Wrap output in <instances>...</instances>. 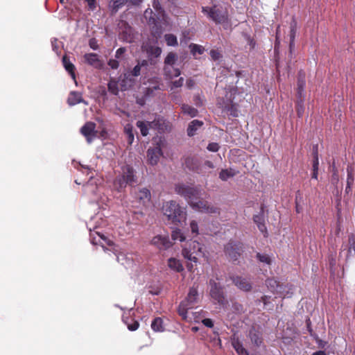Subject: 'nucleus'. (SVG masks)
Segmentation results:
<instances>
[{"mask_svg": "<svg viewBox=\"0 0 355 355\" xmlns=\"http://www.w3.org/2000/svg\"><path fill=\"white\" fill-rule=\"evenodd\" d=\"M166 43L169 46H176L178 45L177 37L171 33L166 34L164 35Z\"/></svg>", "mask_w": 355, "mask_h": 355, "instance_id": "nucleus-41", "label": "nucleus"}, {"mask_svg": "<svg viewBox=\"0 0 355 355\" xmlns=\"http://www.w3.org/2000/svg\"><path fill=\"white\" fill-rule=\"evenodd\" d=\"M297 29V22L295 17H293L292 20L290 24V33H289V37H290L289 49H290L291 53L292 52V51L294 48L295 39V36H296Z\"/></svg>", "mask_w": 355, "mask_h": 355, "instance_id": "nucleus-21", "label": "nucleus"}, {"mask_svg": "<svg viewBox=\"0 0 355 355\" xmlns=\"http://www.w3.org/2000/svg\"><path fill=\"white\" fill-rule=\"evenodd\" d=\"M198 293L197 288L192 287L189 289V293L183 301H182L178 308L179 315L184 320H187V312L189 309L194 307L198 302Z\"/></svg>", "mask_w": 355, "mask_h": 355, "instance_id": "nucleus-5", "label": "nucleus"}, {"mask_svg": "<svg viewBox=\"0 0 355 355\" xmlns=\"http://www.w3.org/2000/svg\"><path fill=\"white\" fill-rule=\"evenodd\" d=\"M210 295L219 304H223L225 300L223 287L214 279L209 281Z\"/></svg>", "mask_w": 355, "mask_h": 355, "instance_id": "nucleus-10", "label": "nucleus"}, {"mask_svg": "<svg viewBox=\"0 0 355 355\" xmlns=\"http://www.w3.org/2000/svg\"><path fill=\"white\" fill-rule=\"evenodd\" d=\"M192 208L196 209L198 211L206 213V214H220V208L216 207L206 200H197L195 203H193Z\"/></svg>", "mask_w": 355, "mask_h": 355, "instance_id": "nucleus-9", "label": "nucleus"}, {"mask_svg": "<svg viewBox=\"0 0 355 355\" xmlns=\"http://www.w3.org/2000/svg\"><path fill=\"white\" fill-rule=\"evenodd\" d=\"M144 17L146 19L148 24L152 26L153 34L161 33L159 23L162 21H165L164 18H158L157 13H155L151 8H147L144 13Z\"/></svg>", "mask_w": 355, "mask_h": 355, "instance_id": "nucleus-7", "label": "nucleus"}, {"mask_svg": "<svg viewBox=\"0 0 355 355\" xmlns=\"http://www.w3.org/2000/svg\"><path fill=\"white\" fill-rule=\"evenodd\" d=\"M107 64L112 69H116L119 67V62L116 59H110Z\"/></svg>", "mask_w": 355, "mask_h": 355, "instance_id": "nucleus-52", "label": "nucleus"}, {"mask_svg": "<svg viewBox=\"0 0 355 355\" xmlns=\"http://www.w3.org/2000/svg\"><path fill=\"white\" fill-rule=\"evenodd\" d=\"M151 243L159 250H166L171 246V243L168 236L157 235L154 236L151 241Z\"/></svg>", "mask_w": 355, "mask_h": 355, "instance_id": "nucleus-16", "label": "nucleus"}, {"mask_svg": "<svg viewBox=\"0 0 355 355\" xmlns=\"http://www.w3.org/2000/svg\"><path fill=\"white\" fill-rule=\"evenodd\" d=\"M96 123L88 121L81 128L80 132L86 138L87 142H92V139L96 136Z\"/></svg>", "mask_w": 355, "mask_h": 355, "instance_id": "nucleus-13", "label": "nucleus"}, {"mask_svg": "<svg viewBox=\"0 0 355 355\" xmlns=\"http://www.w3.org/2000/svg\"><path fill=\"white\" fill-rule=\"evenodd\" d=\"M153 7L155 10L156 13L158 15V18H164L166 17V14L164 8H162L159 0H153Z\"/></svg>", "mask_w": 355, "mask_h": 355, "instance_id": "nucleus-37", "label": "nucleus"}, {"mask_svg": "<svg viewBox=\"0 0 355 355\" xmlns=\"http://www.w3.org/2000/svg\"><path fill=\"white\" fill-rule=\"evenodd\" d=\"M202 322L205 326H206L207 327L211 328L214 327V322H213L212 320H211L209 318L203 319Z\"/></svg>", "mask_w": 355, "mask_h": 355, "instance_id": "nucleus-56", "label": "nucleus"}, {"mask_svg": "<svg viewBox=\"0 0 355 355\" xmlns=\"http://www.w3.org/2000/svg\"><path fill=\"white\" fill-rule=\"evenodd\" d=\"M263 211L264 206L263 205H261V213L253 216V221L257 225H258V224H261L265 222Z\"/></svg>", "mask_w": 355, "mask_h": 355, "instance_id": "nucleus-45", "label": "nucleus"}, {"mask_svg": "<svg viewBox=\"0 0 355 355\" xmlns=\"http://www.w3.org/2000/svg\"><path fill=\"white\" fill-rule=\"evenodd\" d=\"M202 12L216 24H228L230 22L228 12L219 5L202 6Z\"/></svg>", "mask_w": 355, "mask_h": 355, "instance_id": "nucleus-2", "label": "nucleus"}, {"mask_svg": "<svg viewBox=\"0 0 355 355\" xmlns=\"http://www.w3.org/2000/svg\"><path fill=\"white\" fill-rule=\"evenodd\" d=\"M186 85L189 89H191L195 85V81L193 79L189 78L187 80Z\"/></svg>", "mask_w": 355, "mask_h": 355, "instance_id": "nucleus-64", "label": "nucleus"}, {"mask_svg": "<svg viewBox=\"0 0 355 355\" xmlns=\"http://www.w3.org/2000/svg\"><path fill=\"white\" fill-rule=\"evenodd\" d=\"M163 70L164 76L168 79L178 77L181 73L180 70L178 68L174 67V65L164 66Z\"/></svg>", "mask_w": 355, "mask_h": 355, "instance_id": "nucleus-26", "label": "nucleus"}, {"mask_svg": "<svg viewBox=\"0 0 355 355\" xmlns=\"http://www.w3.org/2000/svg\"><path fill=\"white\" fill-rule=\"evenodd\" d=\"M171 237L174 241L179 240L180 241H184L185 240V236L181 232L180 229L173 230L171 234Z\"/></svg>", "mask_w": 355, "mask_h": 355, "instance_id": "nucleus-48", "label": "nucleus"}, {"mask_svg": "<svg viewBox=\"0 0 355 355\" xmlns=\"http://www.w3.org/2000/svg\"><path fill=\"white\" fill-rule=\"evenodd\" d=\"M233 308L235 311L238 312H242L243 311V306L239 303H234L233 304Z\"/></svg>", "mask_w": 355, "mask_h": 355, "instance_id": "nucleus-61", "label": "nucleus"}, {"mask_svg": "<svg viewBox=\"0 0 355 355\" xmlns=\"http://www.w3.org/2000/svg\"><path fill=\"white\" fill-rule=\"evenodd\" d=\"M204 123L202 121L194 119L191 121L188 125L187 132L189 137H193L196 134V131L203 125Z\"/></svg>", "mask_w": 355, "mask_h": 355, "instance_id": "nucleus-25", "label": "nucleus"}, {"mask_svg": "<svg viewBox=\"0 0 355 355\" xmlns=\"http://www.w3.org/2000/svg\"><path fill=\"white\" fill-rule=\"evenodd\" d=\"M152 53L155 56L158 57L162 53V49L160 47H155L152 49Z\"/></svg>", "mask_w": 355, "mask_h": 355, "instance_id": "nucleus-57", "label": "nucleus"}, {"mask_svg": "<svg viewBox=\"0 0 355 355\" xmlns=\"http://www.w3.org/2000/svg\"><path fill=\"white\" fill-rule=\"evenodd\" d=\"M305 72L300 70L298 72V76H297V95L300 98L302 97V92L304 91L305 85H306V80H305Z\"/></svg>", "mask_w": 355, "mask_h": 355, "instance_id": "nucleus-29", "label": "nucleus"}, {"mask_svg": "<svg viewBox=\"0 0 355 355\" xmlns=\"http://www.w3.org/2000/svg\"><path fill=\"white\" fill-rule=\"evenodd\" d=\"M184 164L185 165V167L190 171L198 173L201 171L200 162L196 157H187L184 160Z\"/></svg>", "mask_w": 355, "mask_h": 355, "instance_id": "nucleus-18", "label": "nucleus"}, {"mask_svg": "<svg viewBox=\"0 0 355 355\" xmlns=\"http://www.w3.org/2000/svg\"><path fill=\"white\" fill-rule=\"evenodd\" d=\"M127 185L128 183L122 175L116 177L114 181V186L118 191L125 188Z\"/></svg>", "mask_w": 355, "mask_h": 355, "instance_id": "nucleus-39", "label": "nucleus"}, {"mask_svg": "<svg viewBox=\"0 0 355 355\" xmlns=\"http://www.w3.org/2000/svg\"><path fill=\"white\" fill-rule=\"evenodd\" d=\"M207 150L211 152H217L219 150V145L218 143L212 142L208 144Z\"/></svg>", "mask_w": 355, "mask_h": 355, "instance_id": "nucleus-51", "label": "nucleus"}, {"mask_svg": "<svg viewBox=\"0 0 355 355\" xmlns=\"http://www.w3.org/2000/svg\"><path fill=\"white\" fill-rule=\"evenodd\" d=\"M87 2L89 9L94 10L96 8V0H85Z\"/></svg>", "mask_w": 355, "mask_h": 355, "instance_id": "nucleus-58", "label": "nucleus"}, {"mask_svg": "<svg viewBox=\"0 0 355 355\" xmlns=\"http://www.w3.org/2000/svg\"><path fill=\"white\" fill-rule=\"evenodd\" d=\"M257 227L259 230L263 234L265 237L268 236V231L266 226L265 225V222L261 224H258Z\"/></svg>", "mask_w": 355, "mask_h": 355, "instance_id": "nucleus-53", "label": "nucleus"}, {"mask_svg": "<svg viewBox=\"0 0 355 355\" xmlns=\"http://www.w3.org/2000/svg\"><path fill=\"white\" fill-rule=\"evenodd\" d=\"M125 51H126V49L124 47H121V48L118 49L115 53V58L116 59L121 58V57L124 54V53Z\"/></svg>", "mask_w": 355, "mask_h": 355, "instance_id": "nucleus-54", "label": "nucleus"}, {"mask_svg": "<svg viewBox=\"0 0 355 355\" xmlns=\"http://www.w3.org/2000/svg\"><path fill=\"white\" fill-rule=\"evenodd\" d=\"M91 241L94 245H101L104 247L105 245H107L109 246H112L113 245V242L107 239L103 234H101L98 232H94V233L90 234Z\"/></svg>", "mask_w": 355, "mask_h": 355, "instance_id": "nucleus-15", "label": "nucleus"}, {"mask_svg": "<svg viewBox=\"0 0 355 355\" xmlns=\"http://www.w3.org/2000/svg\"><path fill=\"white\" fill-rule=\"evenodd\" d=\"M232 281L235 286L242 291H250L252 288L251 284L244 277L236 276L232 278Z\"/></svg>", "mask_w": 355, "mask_h": 355, "instance_id": "nucleus-20", "label": "nucleus"}, {"mask_svg": "<svg viewBox=\"0 0 355 355\" xmlns=\"http://www.w3.org/2000/svg\"><path fill=\"white\" fill-rule=\"evenodd\" d=\"M62 64L65 69V70L69 73L73 80H74L75 83L77 84L76 80V67L74 64L71 62L69 57L67 55H64L62 57Z\"/></svg>", "mask_w": 355, "mask_h": 355, "instance_id": "nucleus-22", "label": "nucleus"}, {"mask_svg": "<svg viewBox=\"0 0 355 355\" xmlns=\"http://www.w3.org/2000/svg\"><path fill=\"white\" fill-rule=\"evenodd\" d=\"M135 198H136L139 203L145 205L146 202H150L151 198L150 191L147 188H134L132 190Z\"/></svg>", "mask_w": 355, "mask_h": 355, "instance_id": "nucleus-14", "label": "nucleus"}, {"mask_svg": "<svg viewBox=\"0 0 355 355\" xmlns=\"http://www.w3.org/2000/svg\"><path fill=\"white\" fill-rule=\"evenodd\" d=\"M239 173V171H236L232 168H229L226 169H222L219 173L218 177L222 181H227L229 178H232Z\"/></svg>", "mask_w": 355, "mask_h": 355, "instance_id": "nucleus-27", "label": "nucleus"}, {"mask_svg": "<svg viewBox=\"0 0 355 355\" xmlns=\"http://www.w3.org/2000/svg\"><path fill=\"white\" fill-rule=\"evenodd\" d=\"M123 321L130 331H136L139 327V322L130 316L123 315Z\"/></svg>", "mask_w": 355, "mask_h": 355, "instance_id": "nucleus-30", "label": "nucleus"}, {"mask_svg": "<svg viewBox=\"0 0 355 355\" xmlns=\"http://www.w3.org/2000/svg\"><path fill=\"white\" fill-rule=\"evenodd\" d=\"M85 62L96 69H101L103 66L98 55L94 53H86L84 55Z\"/></svg>", "mask_w": 355, "mask_h": 355, "instance_id": "nucleus-19", "label": "nucleus"}, {"mask_svg": "<svg viewBox=\"0 0 355 355\" xmlns=\"http://www.w3.org/2000/svg\"><path fill=\"white\" fill-rule=\"evenodd\" d=\"M83 102L84 100L80 92L73 91L69 93L67 98L69 105L73 106Z\"/></svg>", "mask_w": 355, "mask_h": 355, "instance_id": "nucleus-24", "label": "nucleus"}, {"mask_svg": "<svg viewBox=\"0 0 355 355\" xmlns=\"http://www.w3.org/2000/svg\"><path fill=\"white\" fill-rule=\"evenodd\" d=\"M178 55L174 52H169L164 59V66H171L174 65L178 60Z\"/></svg>", "mask_w": 355, "mask_h": 355, "instance_id": "nucleus-38", "label": "nucleus"}, {"mask_svg": "<svg viewBox=\"0 0 355 355\" xmlns=\"http://www.w3.org/2000/svg\"><path fill=\"white\" fill-rule=\"evenodd\" d=\"M175 191L187 200L191 206L198 200L201 195V190L198 187H191L184 183L176 184Z\"/></svg>", "mask_w": 355, "mask_h": 355, "instance_id": "nucleus-4", "label": "nucleus"}, {"mask_svg": "<svg viewBox=\"0 0 355 355\" xmlns=\"http://www.w3.org/2000/svg\"><path fill=\"white\" fill-rule=\"evenodd\" d=\"M249 337L251 342L257 347H259L263 343V338L261 333L259 331H257L254 328H252L250 330Z\"/></svg>", "mask_w": 355, "mask_h": 355, "instance_id": "nucleus-28", "label": "nucleus"}, {"mask_svg": "<svg viewBox=\"0 0 355 355\" xmlns=\"http://www.w3.org/2000/svg\"><path fill=\"white\" fill-rule=\"evenodd\" d=\"M313 168H319V157H316V156H314L313 159Z\"/></svg>", "mask_w": 355, "mask_h": 355, "instance_id": "nucleus-60", "label": "nucleus"}, {"mask_svg": "<svg viewBox=\"0 0 355 355\" xmlns=\"http://www.w3.org/2000/svg\"><path fill=\"white\" fill-rule=\"evenodd\" d=\"M243 35L248 45H249L250 49V50L254 49L256 47V45H257V42H256L255 40L248 33H243Z\"/></svg>", "mask_w": 355, "mask_h": 355, "instance_id": "nucleus-46", "label": "nucleus"}, {"mask_svg": "<svg viewBox=\"0 0 355 355\" xmlns=\"http://www.w3.org/2000/svg\"><path fill=\"white\" fill-rule=\"evenodd\" d=\"M162 155V151L160 147L157 146L153 148H149L147 151L148 161L150 164L156 165L160 157Z\"/></svg>", "mask_w": 355, "mask_h": 355, "instance_id": "nucleus-17", "label": "nucleus"}, {"mask_svg": "<svg viewBox=\"0 0 355 355\" xmlns=\"http://www.w3.org/2000/svg\"><path fill=\"white\" fill-rule=\"evenodd\" d=\"M189 48L193 55H196V53L202 55L205 51L204 46L196 44H190Z\"/></svg>", "mask_w": 355, "mask_h": 355, "instance_id": "nucleus-43", "label": "nucleus"}, {"mask_svg": "<svg viewBox=\"0 0 355 355\" xmlns=\"http://www.w3.org/2000/svg\"><path fill=\"white\" fill-rule=\"evenodd\" d=\"M232 344L239 355H248V351L243 347V344L239 339H234Z\"/></svg>", "mask_w": 355, "mask_h": 355, "instance_id": "nucleus-34", "label": "nucleus"}, {"mask_svg": "<svg viewBox=\"0 0 355 355\" xmlns=\"http://www.w3.org/2000/svg\"><path fill=\"white\" fill-rule=\"evenodd\" d=\"M268 288L273 293L284 295L286 286L280 283L276 278H268L266 281Z\"/></svg>", "mask_w": 355, "mask_h": 355, "instance_id": "nucleus-12", "label": "nucleus"}, {"mask_svg": "<svg viewBox=\"0 0 355 355\" xmlns=\"http://www.w3.org/2000/svg\"><path fill=\"white\" fill-rule=\"evenodd\" d=\"M183 83L184 78L181 77L178 80L172 82V85L173 87H180L182 86Z\"/></svg>", "mask_w": 355, "mask_h": 355, "instance_id": "nucleus-55", "label": "nucleus"}, {"mask_svg": "<svg viewBox=\"0 0 355 355\" xmlns=\"http://www.w3.org/2000/svg\"><path fill=\"white\" fill-rule=\"evenodd\" d=\"M304 107L302 105H300L298 103V107L297 108V113L299 117H301L303 114Z\"/></svg>", "mask_w": 355, "mask_h": 355, "instance_id": "nucleus-62", "label": "nucleus"}, {"mask_svg": "<svg viewBox=\"0 0 355 355\" xmlns=\"http://www.w3.org/2000/svg\"><path fill=\"white\" fill-rule=\"evenodd\" d=\"M190 228L193 234L195 236L198 234V225L196 220L191 221Z\"/></svg>", "mask_w": 355, "mask_h": 355, "instance_id": "nucleus-50", "label": "nucleus"}, {"mask_svg": "<svg viewBox=\"0 0 355 355\" xmlns=\"http://www.w3.org/2000/svg\"><path fill=\"white\" fill-rule=\"evenodd\" d=\"M233 98L232 92H226L225 98H219L218 104L224 111L229 112L233 116H236L238 115L237 105L233 102Z\"/></svg>", "mask_w": 355, "mask_h": 355, "instance_id": "nucleus-8", "label": "nucleus"}, {"mask_svg": "<svg viewBox=\"0 0 355 355\" xmlns=\"http://www.w3.org/2000/svg\"><path fill=\"white\" fill-rule=\"evenodd\" d=\"M270 298V296L263 295L261 297V301L263 303L264 306H267L268 303H269Z\"/></svg>", "mask_w": 355, "mask_h": 355, "instance_id": "nucleus-63", "label": "nucleus"}, {"mask_svg": "<svg viewBox=\"0 0 355 355\" xmlns=\"http://www.w3.org/2000/svg\"><path fill=\"white\" fill-rule=\"evenodd\" d=\"M151 328L155 331H164L163 320L159 317L155 318L151 323Z\"/></svg>", "mask_w": 355, "mask_h": 355, "instance_id": "nucleus-35", "label": "nucleus"}, {"mask_svg": "<svg viewBox=\"0 0 355 355\" xmlns=\"http://www.w3.org/2000/svg\"><path fill=\"white\" fill-rule=\"evenodd\" d=\"M182 112L190 116L191 117H195L198 115V111L197 109L187 105V104H182L181 107Z\"/></svg>", "mask_w": 355, "mask_h": 355, "instance_id": "nucleus-36", "label": "nucleus"}, {"mask_svg": "<svg viewBox=\"0 0 355 355\" xmlns=\"http://www.w3.org/2000/svg\"><path fill=\"white\" fill-rule=\"evenodd\" d=\"M127 3H128V0H111L109 7L112 13H116Z\"/></svg>", "mask_w": 355, "mask_h": 355, "instance_id": "nucleus-33", "label": "nucleus"}, {"mask_svg": "<svg viewBox=\"0 0 355 355\" xmlns=\"http://www.w3.org/2000/svg\"><path fill=\"white\" fill-rule=\"evenodd\" d=\"M256 257L261 263H266L267 265H270L272 263V259L267 254H261L257 252Z\"/></svg>", "mask_w": 355, "mask_h": 355, "instance_id": "nucleus-44", "label": "nucleus"}, {"mask_svg": "<svg viewBox=\"0 0 355 355\" xmlns=\"http://www.w3.org/2000/svg\"><path fill=\"white\" fill-rule=\"evenodd\" d=\"M107 89L111 94L117 95L119 91L118 81L112 78L107 84Z\"/></svg>", "mask_w": 355, "mask_h": 355, "instance_id": "nucleus-40", "label": "nucleus"}, {"mask_svg": "<svg viewBox=\"0 0 355 355\" xmlns=\"http://www.w3.org/2000/svg\"><path fill=\"white\" fill-rule=\"evenodd\" d=\"M203 245L196 241H191L188 247H185L182 250L183 257L194 263L198 262V257L204 256L202 251Z\"/></svg>", "mask_w": 355, "mask_h": 355, "instance_id": "nucleus-6", "label": "nucleus"}, {"mask_svg": "<svg viewBox=\"0 0 355 355\" xmlns=\"http://www.w3.org/2000/svg\"><path fill=\"white\" fill-rule=\"evenodd\" d=\"M244 251V244L239 241L232 239H230L226 244H225L223 248V252L225 257L230 261L233 263L239 261Z\"/></svg>", "mask_w": 355, "mask_h": 355, "instance_id": "nucleus-3", "label": "nucleus"}, {"mask_svg": "<svg viewBox=\"0 0 355 355\" xmlns=\"http://www.w3.org/2000/svg\"><path fill=\"white\" fill-rule=\"evenodd\" d=\"M123 177L126 180L128 185L132 186V184H135L137 182V179L135 178V175L134 174V170L132 167L130 166H126L123 169Z\"/></svg>", "mask_w": 355, "mask_h": 355, "instance_id": "nucleus-23", "label": "nucleus"}, {"mask_svg": "<svg viewBox=\"0 0 355 355\" xmlns=\"http://www.w3.org/2000/svg\"><path fill=\"white\" fill-rule=\"evenodd\" d=\"M125 132L128 136V143L132 144L134 141V133L132 130V126L130 125H127L124 128Z\"/></svg>", "mask_w": 355, "mask_h": 355, "instance_id": "nucleus-47", "label": "nucleus"}, {"mask_svg": "<svg viewBox=\"0 0 355 355\" xmlns=\"http://www.w3.org/2000/svg\"><path fill=\"white\" fill-rule=\"evenodd\" d=\"M89 46H90L92 49H94V50H96V49H98V44H97L96 41V40H95V39H91V40H89Z\"/></svg>", "mask_w": 355, "mask_h": 355, "instance_id": "nucleus-59", "label": "nucleus"}, {"mask_svg": "<svg viewBox=\"0 0 355 355\" xmlns=\"http://www.w3.org/2000/svg\"><path fill=\"white\" fill-rule=\"evenodd\" d=\"M168 266L171 270L178 272H180L184 270L183 266L180 261L175 258H170L168 260Z\"/></svg>", "mask_w": 355, "mask_h": 355, "instance_id": "nucleus-32", "label": "nucleus"}, {"mask_svg": "<svg viewBox=\"0 0 355 355\" xmlns=\"http://www.w3.org/2000/svg\"><path fill=\"white\" fill-rule=\"evenodd\" d=\"M148 66V60H143L138 61L137 65H135L131 70L127 71L124 74V76L125 78L131 80L130 76L137 77L141 75V72L147 71Z\"/></svg>", "mask_w": 355, "mask_h": 355, "instance_id": "nucleus-11", "label": "nucleus"}, {"mask_svg": "<svg viewBox=\"0 0 355 355\" xmlns=\"http://www.w3.org/2000/svg\"><path fill=\"white\" fill-rule=\"evenodd\" d=\"M347 183L348 184V187H349L353 185L354 182V168L352 167V166H347Z\"/></svg>", "mask_w": 355, "mask_h": 355, "instance_id": "nucleus-42", "label": "nucleus"}, {"mask_svg": "<svg viewBox=\"0 0 355 355\" xmlns=\"http://www.w3.org/2000/svg\"><path fill=\"white\" fill-rule=\"evenodd\" d=\"M209 54L214 61L218 60L222 57L220 52L216 49H211Z\"/></svg>", "mask_w": 355, "mask_h": 355, "instance_id": "nucleus-49", "label": "nucleus"}, {"mask_svg": "<svg viewBox=\"0 0 355 355\" xmlns=\"http://www.w3.org/2000/svg\"><path fill=\"white\" fill-rule=\"evenodd\" d=\"M164 214L167 217L168 221L171 223L179 225L184 222L186 219V212L174 200L166 202L163 205Z\"/></svg>", "mask_w": 355, "mask_h": 355, "instance_id": "nucleus-1", "label": "nucleus"}, {"mask_svg": "<svg viewBox=\"0 0 355 355\" xmlns=\"http://www.w3.org/2000/svg\"><path fill=\"white\" fill-rule=\"evenodd\" d=\"M154 122L138 121L136 123L137 127L140 130L142 136H147L148 130L152 127Z\"/></svg>", "mask_w": 355, "mask_h": 355, "instance_id": "nucleus-31", "label": "nucleus"}]
</instances>
